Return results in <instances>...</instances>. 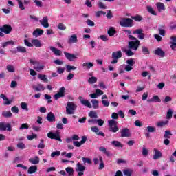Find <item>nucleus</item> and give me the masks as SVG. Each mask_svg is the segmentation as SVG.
I'll use <instances>...</instances> for the list:
<instances>
[{
    "instance_id": "1",
    "label": "nucleus",
    "mask_w": 176,
    "mask_h": 176,
    "mask_svg": "<svg viewBox=\"0 0 176 176\" xmlns=\"http://www.w3.org/2000/svg\"><path fill=\"white\" fill-rule=\"evenodd\" d=\"M124 32H126L129 36L128 38L131 39L132 41H129L128 45L130 49H133L136 52V50H138V47H140V41L137 39V38L134 37L133 35L130 34H131V31L130 30H124Z\"/></svg>"
},
{
    "instance_id": "2",
    "label": "nucleus",
    "mask_w": 176,
    "mask_h": 176,
    "mask_svg": "<svg viewBox=\"0 0 176 176\" xmlns=\"http://www.w3.org/2000/svg\"><path fill=\"white\" fill-rule=\"evenodd\" d=\"M78 108V105L72 102H67V105L66 107V113L67 115H74L75 111Z\"/></svg>"
},
{
    "instance_id": "3",
    "label": "nucleus",
    "mask_w": 176,
    "mask_h": 176,
    "mask_svg": "<svg viewBox=\"0 0 176 176\" xmlns=\"http://www.w3.org/2000/svg\"><path fill=\"white\" fill-rule=\"evenodd\" d=\"M134 21L130 18H122L120 21V25L121 27L130 28L134 25Z\"/></svg>"
},
{
    "instance_id": "4",
    "label": "nucleus",
    "mask_w": 176,
    "mask_h": 176,
    "mask_svg": "<svg viewBox=\"0 0 176 176\" xmlns=\"http://www.w3.org/2000/svg\"><path fill=\"white\" fill-rule=\"evenodd\" d=\"M109 124V130L112 133H118L119 131V127H118V122L115 121L114 120H108Z\"/></svg>"
},
{
    "instance_id": "5",
    "label": "nucleus",
    "mask_w": 176,
    "mask_h": 176,
    "mask_svg": "<svg viewBox=\"0 0 176 176\" xmlns=\"http://www.w3.org/2000/svg\"><path fill=\"white\" fill-rule=\"evenodd\" d=\"M30 64H32L34 65V69L38 71V72H40V71H42L45 68V65L41 64L35 59H30Z\"/></svg>"
},
{
    "instance_id": "6",
    "label": "nucleus",
    "mask_w": 176,
    "mask_h": 176,
    "mask_svg": "<svg viewBox=\"0 0 176 176\" xmlns=\"http://www.w3.org/2000/svg\"><path fill=\"white\" fill-rule=\"evenodd\" d=\"M75 170L78 173L77 176H83L85 175V170H86V166L82 164L80 162L76 164Z\"/></svg>"
},
{
    "instance_id": "7",
    "label": "nucleus",
    "mask_w": 176,
    "mask_h": 176,
    "mask_svg": "<svg viewBox=\"0 0 176 176\" xmlns=\"http://www.w3.org/2000/svg\"><path fill=\"white\" fill-rule=\"evenodd\" d=\"M122 56H123L122 51L120 50V51L113 52L111 54V57L113 58L111 63L116 64L118 63V60H119V58H122Z\"/></svg>"
},
{
    "instance_id": "8",
    "label": "nucleus",
    "mask_w": 176,
    "mask_h": 176,
    "mask_svg": "<svg viewBox=\"0 0 176 176\" xmlns=\"http://www.w3.org/2000/svg\"><path fill=\"white\" fill-rule=\"evenodd\" d=\"M48 138H51V140H57V141H60V142H63V140H61V136H60V132L56 131V133L50 132L47 133Z\"/></svg>"
},
{
    "instance_id": "9",
    "label": "nucleus",
    "mask_w": 176,
    "mask_h": 176,
    "mask_svg": "<svg viewBox=\"0 0 176 176\" xmlns=\"http://www.w3.org/2000/svg\"><path fill=\"white\" fill-rule=\"evenodd\" d=\"M12 131V126L9 123L1 122L0 131Z\"/></svg>"
},
{
    "instance_id": "10",
    "label": "nucleus",
    "mask_w": 176,
    "mask_h": 176,
    "mask_svg": "<svg viewBox=\"0 0 176 176\" xmlns=\"http://www.w3.org/2000/svg\"><path fill=\"white\" fill-rule=\"evenodd\" d=\"M16 1L18 2L19 8L21 10H25V5H30V3H31L30 0H16Z\"/></svg>"
},
{
    "instance_id": "11",
    "label": "nucleus",
    "mask_w": 176,
    "mask_h": 176,
    "mask_svg": "<svg viewBox=\"0 0 176 176\" xmlns=\"http://www.w3.org/2000/svg\"><path fill=\"white\" fill-rule=\"evenodd\" d=\"M120 137L121 138L131 137V133L130 132V129L127 128H124L120 131Z\"/></svg>"
},
{
    "instance_id": "12",
    "label": "nucleus",
    "mask_w": 176,
    "mask_h": 176,
    "mask_svg": "<svg viewBox=\"0 0 176 176\" xmlns=\"http://www.w3.org/2000/svg\"><path fill=\"white\" fill-rule=\"evenodd\" d=\"M78 100H79L80 104H82V105H84V107H87V108H91L92 107L91 103H90V102L88 100L85 99L84 97L80 96L78 98Z\"/></svg>"
},
{
    "instance_id": "13",
    "label": "nucleus",
    "mask_w": 176,
    "mask_h": 176,
    "mask_svg": "<svg viewBox=\"0 0 176 176\" xmlns=\"http://www.w3.org/2000/svg\"><path fill=\"white\" fill-rule=\"evenodd\" d=\"M78 100H79L80 104H82V105H84V107H87V108H91L92 107L91 103H90V102L88 100L85 99L84 97L80 96L78 98Z\"/></svg>"
},
{
    "instance_id": "14",
    "label": "nucleus",
    "mask_w": 176,
    "mask_h": 176,
    "mask_svg": "<svg viewBox=\"0 0 176 176\" xmlns=\"http://www.w3.org/2000/svg\"><path fill=\"white\" fill-rule=\"evenodd\" d=\"M86 141H87V137L82 136V140L80 142L74 141L73 142V145H74V146H76V148H79V147L82 146V145H84V144L86 142Z\"/></svg>"
},
{
    "instance_id": "15",
    "label": "nucleus",
    "mask_w": 176,
    "mask_h": 176,
    "mask_svg": "<svg viewBox=\"0 0 176 176\" xmlns=\"http://www.w3.org/2000/svg\"><path fill=\"white\" fill-rule=\"evenodd\" d=\"M12 26L9 25H4L0 28V31L4 34H9L10 32H12Z\"/></svg>"
},
{
    "instance_id": "16",
    "label": "nucleus",
    "mask_w": 176,
    "mask_h": 176,
    "mask_svg": "<svg viewBox=\"0 0 176 176\" xmlns=\"http://www.w3.org/2000/svg\"><path fill=\"white\" fill-rule=\"evenodd\" d=\"M67 60H69V61H75V60H76V58H78V57H76V56L74 54H71L67 52H63Z\"/></svg>"
},
{
    "instance_id": "17",
    "label": "nucleus",
    "mask_w": 176,
    "mask_h": 176,
    "mask_svg": "<svg viewBox=\"0 0 176 176\" xmlns=\"http://www.w3.org/2000/svg\"><path fill=\"white\" fill-rule=\"evenodd\" d=\"M78 42V36L76 34L71 35L67 40V43L69 45H72V43H77Z\"/></svg>"
},
{
    "instance_id": "18",
    "label": "nucleus",
    "mask_w": 176,
    "mask_h": 176,
    "mask_svg": "<svg viewBox=\"0 0 176 176\" xmlns=\"http://www.w3.org/2000/svg\"><path fill=\"white\" fill-rule=\"evenodd\" d=\"M40 24L44 27V28H49V19L47 16L43 17L39 21Z\"/></svg>"
},
{
    "instance_id": "19",
    "label": "nucleus",
    "mask_w": 176,
    "mask_h": 176,
    "mask_svg": "<svg viewBox=\"0 0 176 176\" xmlns=\"http://www.w3.org/2000/svg\"><path fill=\"white\" fill-rule=\"evenodd\" d=\"M155 6L160 13H162V12H164V10H166V6H164V3L162 2L156 3Z\"/></svg>"
},
{
    "instance_id": "20",
    "label": "nucleus",
    "mask_w": 176,
    "mask_h": 176,
    "mask_svg": "<svg viewBox=\"0 0 176 176\" xmlns=\"http://www.w3.org/2000/svg\"><path fill=\"white\" fill-rule=\"evenodd\" d=\"M154 155L153 156V159L154 160H157V159H160L162 156H163V154H162V152H160L159 150L154 148L153 149Z\"/></svg>"
},
{
    "instance_id": "21",
    "label": "nucleus",
    "mask_w": 176,
    "mask_h": 176,
    "mask_svg": "<svg viewBox=\"0 0 176 176\" xmlns=\"http://www.w3.org/2000/svg\"><path fill=\"white\" fill-rule=\"evenodd\" d=\"M33 36L35 38H38V36H41V35H43V30L36 28L32 33Z\"/></svg>"
},
{
    "instance_id": "22",
    "label": "nucleus",
    "mask_w": 176,
    "mask_h": 176,
    "mask_svg": "<svg viewBox=\"0 0 176 176\" xmlns=\"http://www.w3.org/2000/svg\"><path fill=\"white\" fill-rule=\"evenodd\" d=\"M46 119L48 122H56V116H54V113L50 112L47 115Z\"/></svg>"
},
{
    "instance_id": "23",
    "label": "nucleus",
    "mask_w": 176,
    "mask_h": 176,
    "mask_svg": "<svg viewBox=\"0 0 176 176\" xmlns=\"http://www.w3.org/2000/svg\"><path fill=\"white\" fill-rule=\"evenodd\" d=\"M32 45L35 46V47H42V43L38 39H32Z\"/></svg>"
},
{
    "instance_id": "24",
    "label": "nucleus",
    "mask_w": 176,
    "mask_h": 176,
    "mask_svg": "<svg viewBox=\"0 0 176 176\" xmlns=\"http://www.w3.org/2000/svg\"><path fill=\"white\" fill-rule=\"evenodd\" d=\"M50 50L52 51V52L54 53V54H55V56H61V54H63V52H61V50L54 47H50Z\"/></svg>"
},
{
    "instance_id": "25",
    "label": "nucleus",
    "mask_w": 176,
    "mask_h": 176,
    "mask_svg": "<svg viewBox=\"0 0 176 176\" xmlns=\"http://www.w3.org/2000/svg\"><path fill=\"white\" fill-rule=\"evenodd\" d=\"M148 102H160L162 100L158 96H153L151 99L147 100Z\"/></svg>"
},
{
    "instance_id": "26",
    "label": "nucleus",
    "mask_w": 176,
    "mask_h": 176,
    "mask_svg": "<svg viewBox=\"0 0 176 176\" xmlns=\"http://www.w3.org/2000/svg\"><path fill=\"white\" fill-rule=\"evenodd\" d=\"M91 102L92 104L91 108H94V109H98V108H100V105L98 104V100H97L96 99L91 100Z\"/></svg>"
},
{
    "instance_id": "27",
    "label": "nucleus",
    "mask_w": 176,
    "mask_h": 176,
    "mask_svg": "<svg viewBox=\"0 0 176 176\" xmlns=\"http://www.w3.org/2000/svg\"><path fill=\"white\" fill-rule=\"evenodd\" d=\"M111 145L116 148H123V144L118 140H113L111 142Z\"/></svg>"
},
{
    "instance_id": "28",
    "label": "nucleus",
    "mask_w": 176,
    "mask_h": 176,
    "mask_svg": "<svg viewBox=\"0 0 176 176\" xmlns=\"http://www.w3.org/2000/svg\"><path fill=\"white\" fill-rule=\"evenodd\" d=\"M82 67L86 69H90L92 67H94V64L91 62H87L82 64Z\"/></svg>"
},
{
    "instance_id": "29",
    "label": "nucleus",
    "mask_w": 176,
    "mask_h": 176,
    "mask_svg": "<svg viewBox=\"0 0 176 176\" xmlns=\"http://www.w3.org/2000/svg\"><path fill=\"white\" fill-rule=\"evenodd\" d=\"M155 54L156 56H159L160 57H164L165 53L164 52V51L162 50V48H157L155 51Z\"/></svg>"
},
{
    "instance_id": "30",
    "label": "nucleus",
    "mask_w": 176,
    "mask_h": 176,
    "mask_svg": "<svg viewBox=\"0 0 176 176\" xmlns=\"http://www.w3.org/2000/svg\"><path fill=\"white\" fill-rule=\"evenodd\" d=\"M29 162L32 164H39V157L36 156L34 158H30L29 160Z\"/></svg>"
},
{
    "instance_id": "31",
    "label": "nucleus",
    "mask_w": 176,
    "mask_h": 176,
    "mask_svg": "<svg viewBox=\"0 0 176 176\" xmlns=\"http://www.w3.org/2000/svg\"><path fill=\"white\" fill-rule=\"evenodd\" d=\"M146 10H147V12H148V13H151V14H153V16H157V14L156 13V12H155V10H153V8H152V6H147Z\"/></svg>"
},
{
    "instance_id": "32",
    "label": "nucleus",
    "mask_w": 176,
    "mask_h": 176,
    "mask_svg": "<svg viewBox=\"0 0 176 176\" xmlns=\"http://www.w3.org/2000/svg\"><path fill=\"white\" fill-rule=\"evenodd\" d=\"M38 170V167L36 166H32L28 168V174H34V173H36Z\"/></svg>"
},
{
    "instance_id": "33",
    "label": "nucleus",
    "mask_w": 176,
    "mask_h": 176,
    "mask_svg": "<svg viewBox=\"0 0 176 176\" xmlns=\"http://www.w3.org/2000/svg\"><path fill=\"white\" fill-rule=\"evenodd\" d=\"M16 52H18V53H27V48L23 46H18L16 47Z\"/></svg>"
},
{
    "instance_id": "34",
    "label": "nucleus",
    "mask_w": 176,
    "mask_h": 176,
    "mask_svg": "<svg viewBox=\"0 0 176 176\" xmlns=\"http://www.w3.org/2000/svg\"><path fill=\"white\" fill-rule=\"evenodd\" d=\"M34 90H36V91H43V90H45V86L42 84H38L34 87Z\"/></svg>"
},
{
    "instance_id": "35",
    "label": "nucleus",
    "mask_w": 176,
    "mask_h": 176,
    "mask_svg": "<svg viewBox=\"0 0 176 176\" xmlns=\"http://www.w3.org/2000/svg\"><path fill=\"white\" fill-rule=\"evenodd\" d=\"M107 32H108V34L109 35V36H113V35H115V34H116V30H115V28L111 27L109 29Z\"/></svg>"
},
{
    "instance_id": "36",
    "label": "nucleus",
    "mask_w": 176,
    "mask_h": 176,
    "mask_svg": "<svg viewBox=\"0 0 176 176\" xmlns=\"http://www.w3.org/2000/svg\"><path fill=\"white\" fill-rule=\"evenodd\" d=\"M2 116H3V118H12L13 114L10 111H3Z\"/></svg>"
},
{
    "instance_id": "37",
    "label": "nucleus",
    "mask_w": 176,
    "mask_h": 176,
    "mask_svg": "<svg viewBox=\"0 0 176 176\" xmlns=\"http://www.w3.org/2000/svg\"><path fill=\"white\" fill-rule=\"evenodd\" d=\"M58 30H60V31H65L67 30V26L63 23H60L57 25Z\"/></svg>"
},
{
    "instance_id": "38",
    "label": "nucleus",
    "mask_w": 176,
    "mask_h": 176,
    "mask_svg": "<svg viewBox=\"0 0 176 176\" xmlns=\"http://www.w3.org/2000/svg\"><path fill=\"white\" fill-rule=\"evenodd\" d=\"M6 69L8 72H14V71H16V69L13 65H8L6 66Z\"/></svg>"
},
{
    "instance_id": "39",
    "label": "nucleus",
    "mask_w": 176,
    "mask_h": 176,
    "mask_svg": "<svg viewBox=\"0 0 176 176\" xmlns=\"http://www.w3.org/2000/svg\"><path fill=\"white\" fill-rule=\"evenodd\" d=\"M148 154H149V150L146 149V148H145V146H143L142 151V155L144 157H146V156H148Z\"/></svg>"
},
{
    "instance_id": "40",
    "label": "nucleus",
    "mask_w": 176,
    "mask_h": 176,
    "mask_svg": "<svg viewBox=\"0 0 176 176\" xmlns=\"http://www.w3.org/2000/svg\"><path fill=\"white\" fill-rule=\"evenodd\" d=\"M124 175L125 176H131L133 174V170L131 169H125L123 170Z\"/></svg>"
},
{
    "instance_id": "41",
    "label": "nucleus",
    "mask_w": 176,
    "mask_h": 176,
    "mask_svg": "<svg viewBox=\"0 0 176 176\" xmlns=\"http://www.w3.org/2000/svg\"><path fill=\"white\" fill-rule=\"evenodd\" d=\"M97 82V78L94 76H91L88 79V83L89 85H93V83H96Z\"/></svg>"
},
{
    "instance_id": "42",
    "label": "nucleus",
    "mask_w": 176,
    "mask_h": 176,
    "mask_svg": "<svg viewBox=\"0 0 176 176\" xmlns=\"http://www.w3.org/2000/svg\"><path fill=\"white\" fill-rule=\"evenodd\" d=\"M38 78L41 79V80H43V82H49V80L46 78V75L38 74Z\"/></svg>"
},
{
    "instance_id": "43",
    "label": "nucleus",
    "mask_w": 176,
    "mask_h": 176,
    "mask_svg": "<svg viewBox=\"0 0 176 176\" xmlns=\"http://www.w3.org/2000/svg\"><path fill=\"white\" fill-rule=\"evenodd\" d=\"M167 123H168V121H167V120L160 121L157 123V127H163L164 126H166V124H167Z\"/></svg>"
},
{
    "instance_id": "44",
    "label": "nucleus",
    "mask_w": 176,
    "mask_h": 176,
    "mask_svg": "<svg viewBox=\"0 0 176 176\" xmlns=\"http://www.w3.org/2000/svg\"><path fill=\"white\" fill-rule=\"evenodd\" d=\"M21 108L23 111H29L28 104L26 102H21Z\"/></svg>"
},
{
    "instance_id": "45",
    "label": "nucleus",
    "mask_w": 176,
    "mask_h": 176,
    "mask_svg": "<svg viewBox=\"0 0 176 176\" xmlns=\"http://www.w3.org/2000/svg\"><path fill=\"white\" fill-rule=\"evenodd\" d=\"M126 64H128V65H131V67H133L135 64V61H134V59H133V58H131L130 59H128L126 60Z\"/></svg>"
},
{
    "instance_id": "46",
    "label": "nucleus",
    "mask_w": 176,
    "mask_h": 176,
    "mask_svg": "<svg viewBox=\"0 0 176 176\" xmlns=\"http://www.w3.org/2000/svg\"><path fill=\"white\" fill-rule=\"evenodd\" d=\"M89 116L91 117L92 119H97L98 118V116L96 113V111H90Z\"/></svg>"
},
{
    "instance_id": "47",
    "label": "nucleus",
    "mask_w": 176,
    "mask_h": 176,
    "mask_svg": "<svg viewBox=\"0 0 176 176\" xmlns=\"http://www.w3.org/2000/svg\"><path fill=\"white\" fill-rule=\"evenodd\" d=\"M66 173H68L69 175H74V168L67 167L65 168Z\"/></svg>"
},
{
    "instance_id": "48",
    "label": "nucleus",
    "mask_w": 176,
    "mask_h": 176,
    "mask_svg": "<svg viewBox=\"0 0 176 176\" xmlns=\"http://www.w3.org/2000/svg\"><path fill=\"white\" fill-rule=\"evenodd\" d=\"M99 162H100V165H99V170H102V168H104V162L102 160V157L100 156L99 157Z\"/></svg>"
},
{
    "instance_id": "49",
    "label": "nucleus",
    "mask_w": 176,
    "mask_h": 176,
    "mask_svg": "<svg viewBox=\"0 0 176 176\" xmlns=\"http://www.w3.org/2000/svg\"><path fill=\"white\" fill-rule=\"evenodd\" d=\"M173 118V110L169 109L166 113V119H171Z\"/></svg>"
},
{
    "instance_id": "50",
    "label": "nucleus",
    "mask_w": 176,
    "mask_h": 176,
    "mask_svg": "<svg viewBox=\"0 0 176 176\" xmlns=\"http://www.w3.org/2000/svg\"><path fill=\"white\" fill-rule=\"evenodd\" d=\"M66 68L67 69V72H71V71H75V69H76V67L71 66L69 65H67Z\"/></svg>"
},
{
    "instance_id": "51",
    "label": "nucleus",
    "mask_w": 176,
    "mask_h": 176,
    "mask_svg": "<svg viewBox=\"0 0 176 176\" xmlns=\"http://www.w3.org/2000/svg\"><path fill=\"white\" fill-rule=\"evenodd\" d=\"M34 2L35 3L36 6H37L38 8L43 7V4L42 3V1H41L39 0H34Z\"/></svg>"
},
{
    "instance_id": "52",
    "label": "nucleus",
    "mask_w": 176,
    "mask_h": 176,
    "mask_svg": "<svg viewBox=\"0 0 176 176\" xmlns=\"http://www.w3.org/2000/svg\"><path fill=\"white\" fill-rule=\"evenodd\" d=\"M25 46H27L28 47H32V42H30V41H28V39H24L23 41Z\"/></svg>"
},
{
    "instance_id": "53",
    "label": "nucleus",
    "mask_w": 176,
    "mask_h": 176,
    "mask_svg": "<svg viewBox=\"0 0 176 176\" xmlns=\"http://www.w3.org/2000/svg\"><path fill=\"white\" fill-rule=\"evenodd\" d=\"M143 54H149V49L146 46H142V47Z\"/></svg>"
},
{
    "instance_id": "54",
    "label": "nucleus",
    "mask_w": 176,
    "mask_h": 176,
    "mask_svg": "<svg viewBox=\"0 0 176 176\" xmlns=\"http://www.w3.org/2000/svg\"><path fill=\"white\" fill-rule=\"evenodd\" d=\"M82 162L84 164H86V163L87 164H91V160H90V158L82 157Z\"/></svg>"
},
{
    "instance_id": "55",
    "label": "nucleus",
    "mask_w": 176,
    "mask_h": 176,
    "mask_svg": "<svg viewBox=\"0 0 176 176\" xmlns=\"http://www.w3.org/2000/svg\"><path fill=\"white\" fill-rule=\"evenodd\" d=\"M131 19H133V20H135V21H141V20H142V16H141L140 15H136L134 16H131Z\"/></svg>"
},
{
    "instance_id": "56",
    "label": "nucleus",
    "mask_w": 176,
    "mask_h": 176,
    "mask_svg": "<svg viewBox=\"0 0 176 176\" xmlns=\"http://www.w3.org/2000/svg\"><path fill=\"white\" fill-rule=\"evenodd\" d=\"M146 130L148 133H155V131H156V128L153 126H147Z\"/></svg>"
},
{
    "instance_id": "57",
    "label": "nucleus",
    "mask_w": 176,
    "mask_h": 176,
    "mask_svg": "<svg viewBox=\"0 0 176 176\" xmlns=\"http://www.w3.org/2000/svg\"><path fill=\"white\" fill-rule=\"evenodd\" d=\"M173 135V133H171V131H166L165 134L164 135V138H170Z\"/></svg>"
},
{
    "instance_id": "58",
    "label": "nucleus",
    "mask_w": 176,
    "mask_h": 176,
    "mask_svg": "<svg viewBox=\"0 0 176 176\" xmlns=\"http://www.w3.org/2000/svg\"><path fill=\"white\" fill-rule=\"evenodd\" d=\"M125 53L129 57H131V56H134V52H133L131 50H126Z\"/></svg>"
},
{
    "instance_id": "59",
    "label": "nucleus",
    "mask_w": 176,
    "mask_h": 176,
    "mask_svg": "<svg viewBox=\"0 0 176 176\" xmlns=\"http://www.w3.org/2000/svg\"><path fill=\"white\" fill-rule=\"evenodd\" d=\"M16 146L19 149H25V144H24L23 142L18 143Z\"/></svg>"
},
{
    "instance_id": "60",
    "label": "nucleus",
    "mask_w": 176,
    "mask_h": 176,
    "mask_svg": "<svg viewBox=\"0 0 176 176\" xmlns=\"http://www.w3.org/2000/svg\"><path fill=\"white\" fill-rule=\"evenodd\" d=\"M61 97H64V95H62L60 92H58L54 96V100H58V98H61Z\"/></svg>"
},
{
    "instance_id": "61",
    "label": "nucleus",
    "mask_w": 176,
    "mask_h": 176,
    "mask_svg": "<svg viewBox=\"0 0 176 176\" xmlns=\"http://www.w3.org/2000/svg\"><path fill=\"white\" fill-rule=\"evenodd\" d=\"M61 152L60 151H54L51 153V157H55V156H60Z\"/></svg>"
},
{
    "instance_id": "62",
    "label": "nucleus",
    "mask_w": 176,
    "mask_h": 176,
    "mask_svg": "<svg viewBox=\"0 0 176 176\" xmlns=\"http://www.w3.org/2000/svg\"><path fill=\"white\" fill-rule=\"evenodd\" d=\"M170 101H173V98H171L169 96H165V98L163 100V102H170Z\"/></svg>"
},
{
    "instance_id": "63",
    "label": "nucleus",
    "mask_w": 176,
    "mask_h": 176,
    "mask_svg": "<svg viewBox=\"0 0 176 176\" xmlns=\"http://www.w3.org/2000/svg\"><path fill=\"white\" fill-rule=\"evenodd\" d=\"M98 6L100 9H107V6H105V4L101 1L98 2Z\"/></svg>"
},
{
    "instance_id": "64",
    "label": "nucleus",
    "mask_w": 176,
    "mask_h": 176,
    "mask_svg": "<svg viewBox=\"0 0 176 176\" xmlns=\"http://www.w3.org/2000/svg\"><path fill=\"white\" fill-rule=\"evenodd\" d=\"M173 43H176V36H172L170 37V45H173Z\"/></svg>"
}]
</instances>
